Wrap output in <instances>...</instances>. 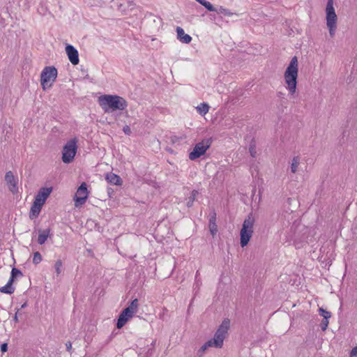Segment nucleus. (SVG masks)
Here are the masks:
<instances>
[{
	"mask_svg": "<svg viewBox=\"0 0 357 357\" xmlns=\"http://www.w3.org/2000/svg\"><path fill=\"white\" fill-rule=\"evenodd\" d=\"M99 104L105 112L124 110L128 107L127 101L117 95H103L99 97Z\"/></svg>",
	"mask_w": 357,
	"mask_h": 357,
	"instance_id": "obj_1",
	"label": "nucleus"
},
{
	"mask_svg": "<svg viewBox=\"0 0 357 357\" xmlns=\"http://www.w3.org/2000/svg\"><path fill=\"white\" fill-rule=\"evenodd\" d=\"M298 72V59L296 56H294L287 66L284 75L285 83L287 85V89L291 95H294L296 93Z\"/></svg>",
	"mask_w": 357,
	"mask_h": 357,
	"instance_id": "obj_2",
	"label": "nucleus"
},
{
	"mask_svg": "<svg viewBox=\"0 0 357 357\" xmlns=\"http://www.w3.org/2000/svg\"><path fill=\"white\" fill-rule=\"evenodd\" d=\"M255 218L250 214L243 221L242 228L240 231V243L242 248L246 246L253 234V226Z\"/></svg>",
	"mask_w": 357,
	"mask_h": 357,
	"instance_id": "obj_3",
	"label": "nucleus"
},
{
	"mask_svg": "<svg viewBox=\"0 0 357 357\" xmlns=\"http://www.w3.org/2000/svg\"><path fill=\"white\" fill-rule=\"evenodd\" d=\"M333 0H328L326 8V24L329 29V34L331 37H333L335 35V32L337 29V19L333 7Z\"/></svg>",
	"mask_w": 357,
	"mask_h": 357,
	"instance_id": "obj_4",
	"label": "nucleus"
},
{
	"mask_svg": "<svg viewBox=\"0 0 357 357\" xmlns=\"http://www.w3.org/2000/svg\"><path fill=\"white\" fill-rule=\"evenodd\" d=\"M57 77V70L54 66H46L40 75V83L44 90L50 88Z\"/></svg>",
	"mask_w": 357,
	"mask_h": 357,
	"instance_id": "obj_5",
	"label": "nucleus"
},
{
	"mask_svg": "<svg viewBox=\"0 0 357 357\" xmlns=\"http://www.w3.org/2000/svg\"><path fill=\"white\" fill-rule=\"evenodd\" d=\"M213 142L211 137L204 138L200 142L195 144L193 150L189 153V159L195 160L204 155L206 151L211 147Z\"/></svg>",
	"mask_w": 357,
	"mask_h": 357,
	"instance_id": "obj_6",
	"label": "nucleus"
},
{
	"mask_svg": "<svg viewBox=\"0 0 357 357\" xmlns=\"http://www.w3.org/2000/svg\"><path fill=\"white\" fill-rule=\"evenodd\" d=\"M77 142L76 138H74L64 145L62 151V160L64 163L68 164L73 160L77 150Z\"/></svg>",
	"mask_w": 357,
	"mask_h": 357,
	"instance_id": "obj_7",
	"label": "nucleus"
},
{
	"mask_svg": "<svg viewBox=\"0 0 357 357\" xmlns=\"http://www.w3.org/2000/svg\"><path fill=\"white\" fill-rule=\"evenodd\" d=\"M230 327V321L229 319H225L222 324L219 326L218 330L216 331L213 340H215L218 342L219 344H221V346H223V342L225 338L226 337V335L227 334L228 330Z\"/></svg>",
	"mask_w": 357,
	"mask_h": 357,
	"instance_id": "obj_8",
	"label": "nucleus"
},
{
	"mask_svg": "<svg viewBox=\"0 0 357 357\" xmlns=\"http://www.w3.org/2000/svg\"><path fill=\"white\" fill-rule=\"evenodd\" d=\"M89 192L87 190L86 183L83 182L78 188L77 192L75 193L74 200L75 202V206H81L84 204L88 197Z\"/></svg>",
	"mask_w": 357,
	"mask_h": 357,
	"instance_id": "obj_9",
	"label": "nucleus"
},
{
	"mask_svg": "<svg viewBox=\"0 0 357 357\" xmlns=\"http://www.w3.org/2000/svg\"><path fill=\"white\" fill-rule=\"evenodd\" d=\"M5 181L8 186L9 190L12 193L15 194L18 192L17 180L15 178L11 171L6 172Z\"/></svg>",
	"mask_w": 357,
	"mask_h": 357,
	"instance_id": "obj_10",
	"label": "nucleus"
},
{
	"mask_svg": "<svg viewBox=\"0 0 357 357\" xmlns=\"http://www.w3.org/2000/svg\"><path fill=\"white\" fill-rule=\"evenodd\" d=\"M66 52L71 63L77 65L79 62L78 51L73 45H67Z\"/></svg>",
	"mask_w": 357,
	"mask_h": 357,
	"instance_id": "obj_11",
	"label": "nucleus"
},
{
	"mask_svg": "<svg viewBox=\"0 0 357 357\" xmlns=\"http://www.w3.org/2000/svg\"><path fill=\"white\" fill-rule=\"evenodd\" d=\"M52 191V187L40 188L37 195L36 196L34 201L43 206L45 204V200L50 196Z\"/></svg>",
	"mask_w": 357,
	"mask_h": 357,
	"instance_id": "obj_12",
	"label": "nucleus"
},
{
	"mask_svg": "<svg viewBox=\"0 0 357 357\" xmlns=\"http://www.w3.org/2000/svg\"><path fill=\"white\" fill-rule=\"evenodd\" d=\"M208 227L211 235L214 236L218 231V226L216 225V213L215 210H213L210 214Z\"/></svg>",
	"mask_w": 357,
	"mask_h": 357,
	"instance_id": "obj_13",
	"label": "nucleus"
},
{
	"mask_svg": "<svg viewBox=\"0 0 357 357\" xmlns=\"http://www.w3.org/2000/svg\"><path fill=\"white\" fill-rule=\"evenodd\" d=\"M105 179L109 183L112 185H121L122 184L121 178L119 175L112 172L107 173L105 175Z\"/></svg>",
	"mask_w": 357,
	"mask_h": 357,
	"instance_id": "obj_14",
	"label": "nucleus"
},
{
	"mask_svg": "<svg viewBox=\"0 0 357 357\" xmlns=\"http://www.w3.org/2000/svg\"><path fill=\"white\" fill-rule=\"evenodd\" d=\"M176 32H177V38L181 42H182L183 43H185V44H188L191 42L192 37L190 35L185 33L184 30L181 27L178 26L176 28Z\"/></svg>",
	"mask_w": 357,
	"mask_h": 357,
	"instance_id": "obj_15",
	"label": "nucleus"
},
{
	"mask_svg": "<svg viewBox=\"0 0 357 357\" xmlns=\"http://www.w3.org/2000/svg\"><path fill=\"white\" fill-rule=\"evenodd\" d=\"M130 318H131L130 314H127L126 312L122 311L118 318L116 328L119 329L121 328Z\"/></svg>",
	"mask_w": 357,
	"mask_h": 357,
	"instance_id": "obj_16",
	"label": "nucleus"
},
{
	"mask_svg": "<svg viewBox=\"0 0 357 357\" xmlns=\"http://www.w3.org/2000/svg\"><path fill=\"white\" fill-rule=\"evenodd\" d=\"M39 235L38 238V243L40 245H43L45 243V242L47 241L50 233V229L47 228L46 229H39L38 230Z\"/></svg>",
	"mask_w": 357,
	"mask_h": 357,
	"instance_id": "obj_17",
	"label": "nucleus"
},
{
	"mask_svg": "<svg viewBox=\"0 0 357 357\" xmlns=\"http://www.w3.org/2000/svg\"><path fill=\"white\" fill-rule=\"evenodd\" d=\"M14 280L9 279L7 284L0 288V292L7 294H12L15 291V288L13 287Z\"/></svg>",
	"mask_w": 357,
	"mask_h": 357,
	"instance_id": "obj_18",
	"label": "nucleus"
},
{
	"mask_svg": "<svg viewBox=\"0 0 357 357\" xmlns=\"http://www.w3.org/2000/svg\"><path fill=\"white\" fill-rule=\"evenodd\" d=\"M41 207H42V205H40V204H38L34 201V202L31 208L29 218L31 219H33L34 218H36L40 212Z\"/></svg>",
	"mask_w": 357,
	"mask_h": 357,
	"instance_id": "obj_19",
	"label": "nucleus"
},
{
	"mask_svg": "<svg viewBox=\"0 0 357 357\" xmlns=\"http://www.w3.org/2000/svg\"><path fill=\"white\" fill-rule=\"evenodd\" d=\"M196 109L199 114L204 116L208 112L209 106L207 103L202 102Z\"/></svg>",
	"mask_w": 357,
	"mask_h": 357,
	"instance_id": "obj_20",
	"label": "nucleus"
},
{
	"mask_svg": "<svg viewBox=\"0 0 357 357\" xmlns=\"http://www.w3.org/2000/svg\"><path fill=\"white\" fill-rule=\"evenodd\" d=\"M199 194V192L196 190H193L192 192H191V195L190 196L188 197V200L186 203V206L188 207V208H190L191 206H192L193 205V203L195 202V200L196 199V197L197 195Z\"/></svg>",
	"mask_w": 357,
	"mask_h": 357,
	"instance_id": "obj_21",
	"label": "nucleus"
},
{
	"mask_svg": "<svg viewBox=\"0 0 357 357\" xmlns=\"http://www.w3.org/2000/svg\"><path fill=\"white\" fill-rule=\"evenodd\" d=\"M198 3H199L201 5L205 7L209 11H215L216 10L215 8L206 0H195Z\"/></svg>",
	"mask_w": 357,
	"mask_h": 357,
	"instance_id": "obj_22",
	"label": "nucleus"
},
{
	"mask_svg": "<svg viewBox=\"0 0 357 357\" xmlns=\"http://www.w3.org/2000/svg\"><path fill=\"white\" fill-rule=\"evenodd\" d=\"M299 163H300L299 156H294L292 159V162L291 164V171L292 173L296 172Z\"/></svg>",
	"mask_w": 357,
	"mask_h": 357,
	"instance_id": "obj_23",
	"label": "nucleus"
},
{
	"mask_svg": "<svg viewBox=\"0 0 357 357\" xmlns=\"http://www.w3.org/2000/svg\"><path fill=\"white\" fill-rule=\"evenodd\" d=\"M249 152L250 155L252 158H256L257 156V150H256V143L254 139H252L249 145Z\"/></svg>",
	"mask_w": 357,
	"mask_h": 357,
	"instance_id": "obj_24",
	"label": "nucleus"
},
{
	"mask_svg": "<svg viewBox=\"0 0 357 357\" xmlns=\"http://www.w3.org/2000/svg\"><path fill=\"white\" fill-rule=\"evenodd\" d=\"M138 305H139L138 299L135 298L133 301H132L130 304L126 308H128V310H130L131 312H132L135 314L137 311Z\"/></svg>",
	"mask_w": 357,
	"mask_h": 357,
	"instance_id": "obj_25",
	"label": "nucleus"
},
{
	"mask_svg": "<svg viewBox=\"0 0 357 357\" xmlns=\"http://www.w3.org/2000/svg\"><path fill=\"white\" fill-rule=\"evenodd\" d=\"M205 344L207 345L208 347H213L219 349L222 347L221 346V344H219L217 340H213V338L207 341Z\"/></svg>",
	"mask_w": 357,
	"mask_h": 357,
	"instance_id": "obj_26",
	"label": "nucleus"
},
{
	"mask_svg": "<svg viewBox=\"0 0 357 357\" xmlns=\"http://www.w3.org/2000/svg\"><path fill=\"white\" fill-rule=\"evenodd\" d=\"M319 312L324 317V319H328L331 317V313L323 307L319 308Z\"/></svg>",
	"mask_w": 357,
	"mask_h": 357,
	"instance_id": "obj_27",
	"label": "nucleus"
},
{
	"mask_svg": "<svg viewBox=\"0 0 357 357\" xmlns=\"http://www.w3.org/2000/svg\"><path fill=\"white\" fill-rule=\"evenodd\" d=\"M218 13H221L227 16H231L234 15V13H231L229 10L224 8L222 6H220L218 10H215ZM235 15H236L235 13Z\"/></svg>",
	"mask_w": 357,
	"mask_h": 357,
	"instance_id": "obj_28",
	"label": "nucleus"
},
{
	"mask_svg": "<svg viewBox=\"0 0 357 357\" xmlns=\"http://www.w3.org/2000/svg\"><path fill=\"white\" fill-rule=\"evenodd\" d=\"M22 273L20 270L16 268H13L12 271H11V275H10V279H13V280H15V278L17 276H22Z\"/></svg>",
	"mask_w": 357,
	"mask_h": 357,
	"instance_id": "obj_29",
	"label": "nucleus"
},
{
	"mask_svg": "<svg viewBox=\"0 0 357 357\" xmlns=\"http://www.w3.org/2000/svg\"><path fill=\"white\" fill-rule=\"evenodd\" d=\"M42 261V256L39 252H36L33 254V263L38 264Z\"/></svg>",
	"mask_w": 357,
	"mask_h": 357,
	"instance_id": "obj_30",
	"label": "nucleus"
},
{
	"mask_svg": "<svg viewBox=\"0 0 357 357\" xmlns=\"http://www.w3.org/2000/svg\"><path fill=\"white\" fill-rule=\"evenodd\" d=\"M61 267L62 261L61 259H58L54 264V268L57 275H59L61 273Z\"/></svg>",
	"mask_w": 357,
	"mask_h": 357,
	"instance_id": "obj_31",
	"label": "nucleus"
},
{
	"mask_svg": "<svg viewBox=\"0 0 357 357\" xmlns=\"http://www.w3.org/2000/svg\"><path fill=\"white\" fill-rule=\"evenodd\" d=\"M208 348L207 345L204 343L197 351L198 356L202 357Z\"/></svg>",
	"mask_w": 357,
	"mask_h": 357,
	"instance_id": "obj_32",
	"label": "nucleus"
},
{
	"mask_svg": "<svg viewBox=\"0 0 357 357\" xmlns=\"http://www.w3.org/2000/svg\"><path fill=\"white\" fill-rule=\"evenodd\" d=\"M328 326V319H323L320 324V327L323 331H325Z\"/></svg>",
	"mask_w": 357,
	"mask_h": 357,
	"instance_id": "obj_33",
	"label": "nucleus"
},
{
	"mask_svg": "<svg viewBox=\"0 0 357 357\" xmlns=\"http://www.w3.org/2000/svg\"><path fill=\"white\" fill-rule=\"evenodd\" d=\"M8 351V344L4 342L1 344V351L5 353Z\"/></svg>",
	"mask_w": 357,
	"mask_h": 357,
	"instance_id": "obj_34",
	"label": "nucleus"
},
{
	"mask_svg": "<svg viewBox=\"0 0 357 357\" xmlns=\"http://www.w3.org/2000/svg\"><path fill=\"white\" fill-rule=\"evenodd\" d=\"M123 131L124 132V133L126 135H129L131 133V129H130V128L128 126H125L123 128Z\"/></svg>",
	"mask_w": 357,
	"mask_h": 357,
	"instance_id": "obj_35",
	"label": "nucleus"
},
{
	"mask_svg": "<svg viewBox=\"0 0 357 357\" xmlns=\"http://www.w3.org/2000/svg\"><path fill=\"white\" fill-rule=\"evenodd\" d=\"M350 357H357V346L351 351Z\"/></svg>",
	"mask_w": 357,
	"mask_h": 357,
	"instance_id": "obj_36",
	"label": "nucleus"
},
{
	"mask_svg": "<svg viewBox=\"0 0 357 357\" xmlns=\"http://www.w3.org/2000/svg\"><path fill=\"white\" fill-rule=\"evenodd\" d=\"M66 350L68 351V352H70L71 351V349H72V343L71 342L68 341L66 343Z\"/></svg>",
	"mask_w": 357,
	"mask_h": 357,
	"instance_id": "obj_37",
	"label": "nucleus"
},
{
	"mask_svg": "<svg viewBox=\"0 0 357 357\" xmlns=\"http://www.w3.org/2000/svg\"><path fill=\"white\" fill-rule=\"evenodd\" d=\"M123 311L124 312H126L127 314H130V317H132L133 315H134V313L132 312H131L130 310H128V308H125L123 310Z\"/></svg>",
	"mask_w": 357,
	"mask_h": 357,
	"instance_id": "obj_38",
	"label": "nucleus"
},
{
	"mask_svg": "<svg viewBox=\"0 0 357 357\" xmlns=\"http://www.w3.org/2000/svg\"><path fill=\"white\" fill-rule=\"evenodd\" d=\"M107 194L109 197H112L114 194V190L112 188H107Z\"/></svg>",
	"mask_w": 357,
	"mask_h": 357,
	"instance_id": "obj_39",
	"label": "nucleus"
},
{
	"mask_svg": "<svg viewBox=\"0 0 357 357\" xmlns=\"http://www.w3.org/2000/svg\"><path fill=\"white\" fill-rule=\"evenodd\" d=\"M197 275H198V271L197 272V274H196V281H195V285H196V287H199V285H200V283H199V280H197Z\"/></svg>",
	"mask_w": 357,
	"mask_h": 357,
	"instance_id": "obj_40",
	"label": "nucleus"
},
{
	"mask_svg": "<svg viewBox=\"0 0 357 357\" xmlns=\"http://www.w3.org/2000/svg\"><path fill=\"white\" fill-rule=\"evenodd\" d=\"M13 321H14L15 322H18V321H19V320H18V316H17V312H16V313H15V316H14V317H13Z\"/></svg>",
	"mask_w": 357,
	"mask_h": 357,
	"instance_id": "obj_41",
	"label": "nucleus"
},
{
	"mask_svg": "<svg viewBox=\"0 0 357 357\" xmlns=\"http://www.w3.org/2000/svg\"><path fill=\"white\" fill-rule=\"evenodd\" d=\"M26 305H27L26 303H24V304L22 305L21 308H24L26 307Z\"/></svg>",
	"mask_w": 357,
	"mask_h": 357,
	"instance_id": "obj_42",
	"label": "nucleus"
},
{
	"mask_svg": "<svg viewBox=\"0 0 357 357\" xmlns=\"http://www.w3.org/2000/svg\"><path fill=\"white\" fill-rule=\"evenodd\" d=\"M282 95H283V93H282V92H279V93H278V96L279 97H281Z\"/></svg>",
	"mask_w": 357,
	"mask_h": 357,
	"instance_id": "obj_43",
	"label": "nucleus"
},
{
	"mask_svg": "<svg viewBox=\"0 0 357 357\" xmlns=\"http://www.w3.org/2000/svg\"><path fill=\"white\" fill-rule=\"evenodd\" d=\"M16 312H17V316L21 315V313L20 312V309H18Z\"/></svg>",
	"mask_w": 357,
	"mask_h": 357,
	"instance_id": "obj_44",
	"label": "nucleus"
},
{
	"mask_svg": "<svg viewBox=\"0 0 357 357\" xmlns=\"http://www.w3.org/2000/svg\"><path fill=\"white\" fill-rule=\"evenodd\" d=\"M128 3L129 4V6H132V2H130V1H128Z\"/></svg>",
	"mask_w": 357,
	"mask_h": 357,
	"instance_id": "obj_45",
	"label": "nucleus"
}]
</instances>
